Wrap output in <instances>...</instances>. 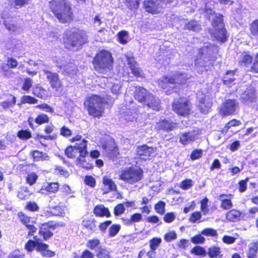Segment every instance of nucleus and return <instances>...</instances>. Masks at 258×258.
Returning a JSON list of instances; mask_svg holds the SVG:
<instances>
[{
  "mask_svg": "<svg viewBox=\"0 0 258 258\" xmlns=\"http://www.w3.org/2000/svg\"><path fill=\"white\" fill-rule=\"evenodd\" d=\"M240 216V213L236 210H231L226 214L227 219L232 222L238 220Z\"/></svg>",
  "mask_w": 258,
  "mask_h": 258,
  "instance_id": "obj_33",
  "label": "nucleus"
},
{
  "mask_svg": "<svg viewBox=\"0 0 258 258\" xmlns=\"http://www.w3.org/2000/svg\"><path fill=\"white\" fill-rule=\"evenodd\" d=\"M192 180L186 179L181 182L180 187L183 189L186 190L192 186Z\"/></svg>",
  "mask_w": 258,
  "mask_h": 258,
  "instance_id": "obj_58",
  "label": "nucleus"
},
{
  "mask_svg": "<svg viewBox=\"0 0 258 258\" xmlns=\"http://www.w3.org/2000/svg\"><path fill=\"white\" fill-rule=\"evenodd\" d=\"M32 156L36 161L47 160L48 158V156L46 153L37 150L33 151Z\"/></svg>",
  "mask_w": 258,
  "mask_h": 258,
  "instance_id": "obj_38",
  "label": "nucleus"
},
{
  "mask_svg": "<svg viewBox=\"0 0 258 258\" xmlns=\"http://www.w3.org/2000/svg\"><path fill=\"white\" fill-rule=\"evenodd\" d=\"M37 178L38 176L37 174L33 172L28 175L26 180L28 184H29L30 185H32L36 182Z\"/></svg>",
  "mask_w": 258,
  "mask_h": 258,
  "instance_id": "obj_55",
  "label": "nucleus"
},
{
  "mask_svg": "<svg viewBox=\"0 0 258 258\" xmlns=\"http://www.w3.org/2000/svg\"><path fill=\"white\" fill-rule=\"evenodd\" d=\"M50 8L57 19L62 23H67L73 19L71 3L68 0H52Z\"/></svg>",
  "mask_w": 258,
  "mask_h": 258,
  "instance_id": "obj_1",
  "label": "nucleus"
},
{
  "mask_svg": "<svg viewBox=\"0 0 258 258\" xmlns=\"http://www.w3.org/2000/svg\"><path fill=\"white\" fill-rule=\"evenodd\" d=\"M84 105L89 115L100 118L104 113L105 102L104 99L97 95H93L85 100Z\"/></svg>",
  "mask_w": 258,
  "mask_h": 258,
  "instance_id": "obj_2",
  "label": "nucleus"
},
{
  "mask_svg": "<svg viewBox=\"0 0 258 258\" xmlns=\"http://www.w3.org/2000/svg\"><path fill=\"white\" fill-rule=\"evenodd\" d=\"M208 203V199L207 198H205L201 201V210L204 215L207 214L209 212Z\"/></svg>",
  "mask_w": 258,
  "mask_h": 258,
  "instance_id": "obj_50",
  "label": "nucleus"
},
{
  "mask_svg": "<svg viewBox=\"0 0 258 258\" xmlns=\"http://www.w3.org/2000/svg\"><path fill=\"white\" fill-rule=\"evenodd\" d=\"M156 151V148L149 147L146 145L140 146L137 149V154L139 158L147 160L149 159L151 156Z\"/></svg>",
  "mask_w": 258,
  "mask_h": 258,
  "instance_id": "obj_14",
  "label": "nucleus"
},
{
  "mask_svg": "<svg viewBox=\"0 0 258 258\" xmlns=\"http://www.w3.org/2000/svg\"><path fill=\"white\" fill-rule=\"evenodd\" d=\"M39 234L42 235L44 240H47L52 236V233L45 225H43L40 229Z\"/></svg>",
  "mask_w": 258,
  "mask_h": 258,
  "instance_id": "obj_35",
  "label": "nucleus"
},
{
  "mask_svg": "<svg viewBox=\"0 0 258 258\" xmlns=\"http://www.w3.org/2000/svg\"><path fill=\"white\" fill-rule=\"evenodd\" d=\"M165 203L163 201H160L155 206L156 211L161 214H163L165 212Z\"/></svg>",
  "mask_w": 258,
  "mask_h": 258,
  "instance_id": "obj_51",
  "label": "nucleus"
},
{
  "mask_svg": "<svg viewBox=\"0 0 258 258\" xmlns=\"http://www.w3.org/2000/svg\"><path fill=\"white\" fill-rule=\"evenodd\" d=\"M185 29L198 31L201 29L200 25L196 21H190L185 24Z\"/></svg>",
  "mask_w": 258,
  "mask_h": 258,
  "instance_id": "obj_40",
  "label": "nucleus"
},
{
  "mask_svg": "<svg viewBox=\"0 0 258 258\" xmlns=\"http://www.w3.org/2000/svg\"><path fill=\"white\" fill-rule=\"evenodd\" d=\"M128 64L130 65V68L132 71V73L134 75L137 77H142V71L138 68L135 59L133 57H127Z\"/></svg>",
  "mask_w": 258,
  "mask_h": 258,
  "instance_id": "obj_23",
  "label": "nucleus"
},
{
  "mask_svg": "<svg viewBox=\"0 0 258 258\" xmlns=\"http://www.w3.org/2000/svg\"><path fill=\"white\" fill-rule=\"evenodd\" d=\"M32 90L34 95L42 99L45 100L49 97L47 91L39 85H35Z\"/></svg>",
  "mask_w": 258,
  "mask_h": 258,
  "instance_id": "obj_24",
  "label": "nucleus"
},
{
  "mask_svg": "<svg viewBox=\"0 0 258 258\" xmlns=\"http://www.w3.org/2000/svg\"><path fill=\"white\" fill-rule=\"evenodd\" d=\"M113 58L108 51L102 50L97 53L93 60L95 70L101 74H106L112 69Z\"/></svg>",
  "mask_w": 258,
  "mask_h": 258,
  "instance_id": "obj_3",
  "label": "nucleus"
},
{
  "mask_svg": "<svg viewBox=\"0 0 258 258\" xmlns=\"http://www.w3.org/2000/svg\"><path fill=\"white\" fill-rule=\"evenodd\" d=\"M43 72L47 81L49 82L52 88L58 91L62 87L61 81L59 79L58 74L56 73L50 72L46 70H43Z\"/></svg>",
  "mask_w": 258,
  "mask_h": 258,
  "instance_id": "obj_13",
  "label": "nucleus"
},
{
  "mask_svg": "<svg viewBox=\"0 0 258 258\" xmlns=\"http://www.w3.org/2000/svg\"><path fill=\"white\" fill-rule=\"evenodd\" d=\"M172 107L175 112L184 116L190 113L191 103L186 98H180L173 102Z\"/></svg>",
  "mask_w": 258,
  "mask_h": 258,
  "instance_id": "obj_10",
  "label": "nucleus"
},
{
  "mask_svg": "<svg viewBox=\"0 0 258 258\" xmlns=\"http://www.w3.org/2000/svg\"><path fill=\"white\" fill-rule=\"evenodd\" d=\"M237 107V103L235 100H227L222 104L220 112L223 115H227L233 114Z\"/></svg>",
  "mask_w": 258,
  "mask_h": 258,
  "instance_id": "obj_15",
  "label": "nucleus"
},
{
  "mask_svg": "<svg viewBox=\"0 0 258 258\" xmlns=\"http://www.w3.org/2000/svg\"><path fill=\"white\" fill-rule=\"evenodd\" d=\"M252 59V56L247 54H244L241 56L239 64L241 66H247L251 62Z\"/></svg>",
  "mask_w": 258,
  "mask_h": 258,
  "instance_id": "obj_41",
  "label": "nucleus"
},
{
  "mask_svg": "<svg viewBox=\"0 0 258 258\" xmlns=\"http://www.w3.org/2000/svg\"><path fill=\"white\" fill-rule=\"evenodd\" d=\"M59 188V184L57 182H50L47 183L46 185H43L40 189L39 192L41 194H45V191L48 192L54 193L56 192Z\"/></svg>",
  "mask_w": 258,
  "mask_h": 258,
  "instance_id": "obj_25",
  "label": "nucleus"
},
{
  "mask_svg": "<svg viewBox=\"0 0 258 258\" xmlns=\"http://www.w3.org/2000/svg\"><path fill=\"white\" fill-rule=\"evenodd\" d=\"M18 136L21 139L26 140L31 137V133L27 130H21L18 133Z\"/></svg>",
  "mask_w": 258,
  "mask_h": 258,
  "instance_id": "obj_54",
  "label": "nucleus"
},
{
  "mask_svg": "<svg viewBox=\"0 0 258 258\" xmlns=\"http://www.w3.org/2000/svg\"><path fill=\"white\" fill-rule=\"evenodd\" d=\"M201 131L199 128L192 130L179 135V142L182 145H187L196 140Z\"/></svg>",
  "mask_w": 258,
  "mask_h": 258,
  "instance_id": "obj_12",
  "label": "nucleus"
},
{
  "mask_svg": "<svg viewBox=\"0 0 258 258\" xmlns=\"http://www.w3.org/2000/svg\"><path fill=\"white\" fill-rule=\"evenodd\" d=\"M35 241L29 240L25 244V248L28 251H32L35 248L36 249L37 241L39 240L36 236L34 237Z\"/></svg>",
  "mask_w": 258,
  "mask_h": 258,
  "instance_id": "obj_42",
  "label": "nucleus"
},
{
  "mask_svg": "<svg viewBox=\"0 0 258 258\" xmlns=\"http://www.w3.org/2000/svg\"><path fill=\"white\" fill-rule=\"evenodd\" d=\"M94 213L97 216H110V212L108 209L102 205L96 206L94 209Z\"/></svg>",
  "mask_w": 258,
  "mask_h": 258,
  "instance_id": "obj_28",
  "label": "nucleus"
},
{
  "mask_svg": "<svg viewBox=\"0 0 258 258\" xmlns=\"http://www.w3.org/2000/svg\"><path fill=\"white\" fill-rule=\"evenodd\" d=\"M87 141L86 140L83 139L81 143H80L79 144L77 143L75 145V146H76L78 151H79L80 155H86L87 154Z\"/></svg>",
  "mask_w": 258,
  "mask_h": 258,
  "instance_id": "obj_36",
  "label": "nucleus"
},
{
  "mask_svg": "<svg viewBox=\"0 0 258 258\" xmlns=\"http://www.w3.org/2000/svg\"><path fill=\"white\" fill-rule=\"evenodd\" d=\"M65 153L68 157L73 158L79 153V151L75 145L74 147L70 146L68 147L65 151Z\"/></svg>",
  "mask_w": 258,
  "mask_h": 258,
  "instance_id": "obj_37",
  "label": "nucleus"
},
{
  "mask_svg": "<svg viewBox=\"0 0 258 258\" xmlns=\"http://www.w3.org/2000/svg\"><path fill=\"white\" fill-rule=\"evenodd\" d=\"M32 0H12L14 7L15 8H19L29 3Z\"/></svg>",
  "mask_w": 258,
  "mask_h": 258,
  "instance_id": "obj_49",
  "label": "nucleus"
},
{
  "mask_svg": "<svg viewBox=\"0 0 258 258\" xmlns=\"http://www.w3.org/2000/svg\"><path fill=\"white\" fill-rule=\"evenodd\" d=\"M208 253L211 258H221L222 257L220 248L217 247L210 248Z\"/></svg>",
  "mask_w": 258,
  "mask_h": 258,
  "instance_id": "obj_34",
  "label": "nucleus"
},
{
  "mask_svg": "<svg viewBox=\"0 0 258 258\" xmlns=\"http://www.w3.org/2000/svg\"><path fill=\"white\" fill-rule=\"evenodd\" d=\"M173 0H145L144 8L146 11L152 14H157L162 12L164 5L172 2Z\"/></svg>",
  "mask_w": 258,
  "mask_h": 258,
  "instance_id": "obj_9",
  "label": "nucleus"
},
{
  "mask_svg": "<svg viewBox=\"0 0 258 258\" xmlns=\"http://www.w3.org/2000/svg\"><path fill=\"white\" fill-rule=\"evenodd\" d=\"M87 40L86 35L82 32L67 31L63 36V41L66 47L72 48L78 47L84 43Z\"/></svg>",
  "mask_w": 258,
  "mask_h": 258,
  "instance_id": "obj_6",
  "label": "nucleus"
},
{
  "mask_svg": "<svg viewBox=\"0 0 258 258\" xmlns=\"http://www.w3.org/2000/svg\"><path fill=\"white\" fill-rule=\"evenodd\" d=\"M191 252L197 255L204 256L206 255L205 250L200 246L194 247L191 250Z\"/></svg>",
  "mask_w": 258,
  "mask_h": 258,
  "instance_id": "obj_48",
  "label": "nucleus"
},
{
  "mask_svg": "<svg viewBox=\"0 0 258 258\" xmlns=\"http://www.w3.org/2000/svg\"><path fill=\"white\" fill-rule=\"evenodd\" d=\"M100 241L98 239H90L87 242L86 246L90 249L93 250L100 244Z\"/></svg>",
  "mask_w": 258,
  "mask_h": 258,
  "instance_id": "obj_47",
  "label": "nucleus"
},
{
  "mask_svg": "<svg viewBox=\"0 0 258 258\" xmlns=\"http://www.w3.org/2000/svg\"><path fill=\"white\" fill-rule=\"evenodd\" d=\"M59 67L63 70L64 73H66L71 77L76 75L78 71L76 65L72 63L67 64L66 66H59Z\"/></svg>",
  "mask_w": 258,
  "mask_h": 258,
  "instance_id": "obj_29",
  "label": "nucleus"
},
{
  "mask_svg": "<svg viewBox=\"0 0 258 258\" xmlns=\"http://www.w3.org/2000/svg\"><path fill=\"white\" fill-rule=\"evenodd\" d=\"M197 98L201 112L204 114L207 113L212 105L211 99L201 92L197 93Z\"/></svg>",
  "mask_w": 258,
  "mask_h": 258,
  "instance_id": "obj_11",
  "label": "nucleus"
},
{
  "mask_svg": "<svg viewBox=\"0 0 258 258\" xmlns=\"http://www.w3.org/2000/svg\"><path fill=\"white\" fill-rule=\"evenodd\" d=\"M175 217L176 215L174 213L172 212L167 213L164 217V220L166 223H171L175 220Z\"/></svg>",
  "mask_w": 258,
  "mask_h": 258,
  "instance_id": "obj_62",
  "label": "nucleus"
},
{
  "mask_svg": "<svg viewBox=\"0 0 258 258\" xmlns=\"http://www.w3.org/2000/svg\"><path fill=\"white\" fill-rule=\"evenodd\" d=\"M48 116L45 114H39L35 119V121L38 124L48 122Z\"/></svg>",
  "mask_w": 258,
  "mask_h": 258,
  "instance_id": "obj_46",
  "label": "nucleus"
},
{
  "mask_svg": "<svg viewBox=\"0 0 258 258\" xmlns=\"http://www.w3.org/2000/svg\"><path fill=\"white\" fill-rule=\"evenodd\" d=\"M149 94H151V93L148 92L145 88L139 87L137 88L135 91V98L138 101L144 103L145 100L148 98Z\"/></svg>",
  "mask_w": 258,
  "mask_h": 258,
  "instance_id": "obj_21",
  "label": "nucleus"
},
{
  "mask_svg": "<svg viewBox=\"0 0 258 258\" xmlns=\"http://www.w3.org/2000/svg\"><path fill=\"white\" fill-rule=\"evenodd\" d=\"M143 171L141 168L131 167L121 172L120 179L129 184H134L143 178Z\"/></svg>",
  "mask_w": 258,
  "mask_h": 258,
  "instance_id": "obj_8",
  "label": "nucleus"
},
{
  "mask_svg": "<svg viewBox=\"0 0 258 258\" xmlns=\"http://www.w3.org/2000/svg\"><path fill=\"white\" fill-rule=\"evenodd\" d=\"M219 200L221 202V207L223 209L228 210L232 207L231 195H221Z\"/></svg>",
  "mask_w": 258,
  "mask_h": 258,
  "instance_id": "obj_22",
  "label": "nucleus"
},
{
  "mask_svg": "<svg viewBox=\"0 0 258 258\" xmlns=\"http://www.w3.org/2000/svg\"><path fill=\"white\" fill-rule=\"evenodd\" d=\"M234 73L235 71H234L227 72L223 79V82L225 84L229 85L233 82L235 80L234 78Z\"/></svg>",
  "mask_w": 258,
  "mask_h": 258,
  "instance_id": "obj_39",
  "label": "nucleus"
},
{
  "mask_svg": "<svg viewBox=\"0 0 258 258\" xmlns=\"http://www.w3.org/2000/svg\"><path fill=\"white\" fill-rule=\"evenodd\" d=\"M49 245L43 243L41 240L37 241L36 250L39 252L44 257H53L55 255L54 252L48 249Z\"/></svg>",
  "mask_w": 258,
  "mask_h": 258,
  "instance_id": "obj_16",
  "label": "nucleus"
},
{
  "mask_svg": "<svg viewBox=\"0 0 258 258\" xmlns=\"http://www.w3.org/2000/svg\"><path fill=\"white\" fill-rule=\"evenodd\" d=\"M86 155H80V157L77 158L76 160V164L79 167H82L84 168L90 169L92 168V164L87 162L85 158Z\"/></svg>",
  "mask_w": 258,
  "mask_h": 258,
  "instance_id": "obj_30",
  "label": "nucleus"
},
{
  "mask_svg": "<svg viewBox=\"0 0 258 258\" xmlns=\"http://www.w3.org/2000/svg\"><path fill=\"white\" fill-rule=\"evenodd\" d=\"M188 79L187 74L177 72L170 78L166 76L163 77L159 80L158 83L159 86L163 89H166L168 87L173 88V86L174 87L176 85L184 84Z\"/></svg>",
  "mask_w": 258,
  "mask_h": 258,
  "instance_id": "obj_5",
  "label": "nucleus"
},
{
  "mask_svg": "<svg viewBox=\"0 0 258 258\" xmlns=\"http://www.w3.org/2000/svg\"><path fill=\"white\" fill-rule=\"evenodd\" d=\"M33 81L30 78L25 79L24 82L22 86V89L24 91H28L32 87Z\"/></svg>",
  "mask_w": 258,
  "mask_h": 258,
  "instance_id": "obj_57",
  "label": "nucleus"
},
{
  "mask_svg": "<svg viewBox=\"0 0 258 258\" xmlns=\"http://www.w3.org/2000/svg\"><path fill=\"white\" fill-rule=\"evenodd\" d=\"M213 21L212 25L214 29L211 32V34L218 40L222 42L225 41L227 39L226 33L224 28L222 15L216 14L212 17Z\"/></svg>",
  "mask_w": 258,
  "mask_h": 258,
  "instance_id": "obj_7",
  "label": "nucleus"
},
{
  "mask_svg": "<svg viewBox=\"0 0 258 258\" xmlns=\"http://www.w3.org/2000/svg\"><path fill=\"white\" fill-rule=\"evenodd\" d=\"M258 250V242L251 243L249 245L247 252L248 258H256L257 251Z\"/></svg>",
  "mask_w": 258,
  "mask_h": 258,
  "instance_id": "obj_31",
  "label": "nucleus"
},
{
  "mask_svg": "<svg viewBox=\"0 0 258 258\" xmlns=\"http://www.w3.org/2000/svg\"><path fill=\"white\" fill-rule=\"evenodd\" d=\"M84 180L85 183L91 187H94L96 185V180L95 178L92 176H86Z\"/></svg>",
  "mask_w": 258,
  "mask_h": 258,
  "instance_id": "obj_53",
  "label": "nucleus"
},
{
  "mask_svg": "<svg viewBox=\"0 0 258 258\" xmlns=\"http://www.w3.org/2000/svg\"><path fill=\"white\" fill-rule=\"evenodd\" d=\"M104 82L106 83L105 86L110 88L113 95H117L119 93L121 88V85L119 83H112L107 79H105Z\"/></svg>",
  "mask_w": 258,
  "mask_h": 258,
  "instance_id": "obj_27",
  "label": "nucleus"
},
{
  "mask_svg": "<svg viewBox=\"0 0 258 258\" xmlns=\"http://www.w3.org/2000/svg\"><path fill=\"white\" fill-rule=\"evenodd\" d=\"M127 33L125 31H122L118 33V39L120 43L124 44L127 43Z\"/></svg>",
  "mask_w": 258,
  "mask_h": 258,
  "instance_id": "obj_61",
  "label": "nucleus"
},
{
  "mask_svg": "<svg viewBox=\"0 0 258 258\" xmlns=\"http://www.w3.org/2000/svg\"><path fill=\"white\" fill-rule=\"evenodd\" d=\"M82 224L88 230L92 231H94L96 228L95 220L94 219H84L82 221Z\"/></svg>",
  "mask_w": 258,
  "mask_h": 258,
  "instance_id": "obj_32",
  "label": "nucleus"
},
{
  "mask_svg": "<svg viewBox=\"0 0 258 258\" xmlns=\"http://www.w3.org/2000/svg\"><path fill=\"white\" fill-rule=\"evenodd\" d=\"M96 256L98 258H110L109 252L105 249H100L97 252Z\"/></svg>",
  "mask_w": 258,
  "mask_h": 258,
  "instance_id": "obj_56",
  "label": "nucleus"
},
{
  "mask_svg": "<svg viewBox=\"0 0 258 258\" xmlns=\"http://www.w3.org/2000/svg\"><path fill=\"white\" fill-rule=\"evenodd\" d=\"M103 148L105 150L107 155L110 158L114 159L118 155V149L114 142L110 141L107 144L103 145Z\"/></svg>",
  "mask_w": 258,
  "mask_h": 258,
  "instance_id": "obj_20",
  "label": "nucleus"
},
{
  "mask_svg": "<svg viewBox=\"0 0 258 258\" xmlns=\"http://www.w3.org/2000/svg\"><path fill=\"white\" fill-rule=\"evenodd\" d=\"M104 194H108L111 191H115L117 186L110 178L105 176L102 179V185L101 188Z\"/></svg>",
  "mask_w": 258,
  "mask_h": 258,
  "instance_id": "obj_17",
  "label": "nucleus"
},
{
  "mask_svg": "<svg viewBox=\"0 0 258 258\" xmlns=\"http://www.w3.org/2000/svg\"><path fill=\"white\" fill-rule=\"evenodd\" d=\"M251 34L258 39V20L253 21L250 25Z\"/></svg>",
  "mask_w": 258,
  "mask_h": 258,
  "instance_id": "obj_45",
  "label": "nucleus"
},
{
  "mask_svg": "<svg viewBox=\"0 0 258 258\" xmlns=\"http://www.w3.org/2000/svg\"><path fill=\"white\" fill-rule=\"evenodd\" d=\"M120 229V226L119 225H113L111 226L109 230V234L110 237L115 236Z\"/></svg>",
  "mask_w": 258,
  "mask_h": 258,
  "instance_id": "obj_52",
  "label": "nucleus"
},
{
  "mask_svg": "<svg viewBox=\"0 0 258 258\" xmlns=\"http://www.w3.org/2000/svg\"><path fill=\"white\" fill-rule=\"evenodd\" d=\"M144 104L148 108L155 111H159L160 109L159 99L154 96L152 94L148 95V98L145 100Z\"/></svg>",
  "mask_w": 258,
  "mask_h": 258,
  "instance_id": "obj_18",
  "label": "nucleus"
},
{
  "mask_svg": "<svg viewBox=\"0 0 258 258\" xmlns=\"http://www.w3.org/2000/svg\"><path fill=\"white\" fill-rule=\"evenodd\" d=\"M125 208L123 204H119L117 205L114 210V214L116 216H119L124 212Z\"/></svg>",
  "mask_w": 258,
  "mask_h": 258,
  "instance_id": "obj_60",
  "label": "nucleus"
},
{
  "mask_svg": "<svg viewBox=\"0 0 258 258\" xmlns=\"http://www.w3.org/2000/svg\"><path fill=\"white\" fill-rule=\"evenodd\" d=\"M202 218V214L200 212H196L193 213L190 218L189 221L192 223H195L198 220H199Z\"/></svg>",
  "mask_w": 258,
  "mask_h": 258,
  "instance_id": "obj_63",
  "label": "nucleus"
},
{
  "mask_svg": "<svg viewBox=\"0 0 258 258\" xmlns=\"http://www.w3.org/2000/svg\"><path fill=\"white\" fill-rule=\"evenodd\" d=\"M242 98L245 101V103H247L248 101L250 102H253L256 99V95L254 89L250 88L247 91H245L242 94Z\"/></svg>",
  "mask_w": 258,
  "mask_h": 258,
  "instance_id": "obj_26",
  "label": "nucleus"
},
{
  "mask_svg": "<svg viewBox=\"0 0 258 258\" xmlns=\"http://www.w3.org/2000/svg\"><path fill=\"white\" fill-rule=\"evenodd\" d=\"M211 48L204 47L199 51L195 62V69L198 73L202 74L204 72L207 71L212 64L211 61L216 60L215 56L211 57L210 59L205 56L204 53L206 51H207V55L211 54Z\"/></svg>",
  "mask_w": 258,
  "mask_h": 258,
  "instance_id": "obj_4",
  "label": "nucleus"
},
{
  "mask_svg": "<svg viewBox=\"0 0 258 258\" xmlns=\"http://www.w3.org/2000/svg\"><path fill=\"white\" fill-rule=\"evenodd\" d=\"M177 127V123L171 121L163 119L156 123L155 128L157 130H164L165 131H171Z\"/></svg>",
  "mask_w": 258,
  "mask_h": 258,
  "instance_id": "obj_19",
  "label": "nucleus"
},
{
  "mask_svg": "<svg viewBox=\"0 0 258 258\" xmlns=\"http://www.w3.org/2000/svg\"><path fill=\"white\" fill-rule=\"evenodd\" d=\"M37 102V99L29 95H24L21 99V104H36Z\"/></svg>",
  "mask_w": 258,
  "mask_h": 258,
  "instance_id": "obj_43",
  "label": "nucleus"
},
{
  "mask_svg": "<svg viewBox=\"0 0 258 258\" xmlns=\"http://www.w3.org/2000/svg\"><path fill=\"white\" fill-rule=\"evenodd\" d=\"M162 242L160 238L154 237L149 241L150 247L151 249L156 250Z\"/></svg>",
  "mask_w": 258,
  "mask_h": 258,
  "instance_id": "obj_44",
  "label": "nucleus"
},
{
  "mask_svg": "<svg viewBox=\"0 0 258 258\" xmlns=\"http://www.w3.org/2000/svg\"><path fill=\"white\" fill-rule=\"evenodd\" d=\"M241 124V122L239 120L237 119H232L228 122L224 127V130L225 131L228 130L231 126H236L240 125Z\"/></svg>",
  "mask_w": 258,
  "mask_h": 258,
  "instance_id": "obj_59",
  "label": "nucleus"
},
{
  "mask_svg": "<svg viewBox=\"0 0 258 258\" xmlns=\"http://www.w3.org/2000/svg\"><path fill=\"white\" fill-rule=\"evenodd\" d=\"M141 0H126L128 6L132 9H136L138 8Z\"/></svg>",
  "mask_w": 258,
  "mask_h": 258,
  "instance_id": "obj_64",
  "label": "nucleus"
}]
</instances>
